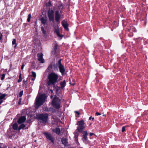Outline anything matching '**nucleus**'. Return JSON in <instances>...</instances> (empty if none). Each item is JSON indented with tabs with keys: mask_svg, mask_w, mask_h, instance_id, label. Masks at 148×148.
Wrapping results in <instances>:
<instances>
[{
	"mask_svg": "<svg viewBox=\"0 0 148 148\" xmlns=\"http://www.w3.org/2000/svg\"><path fill=\"white\" fill-rule=\"evenodd\" d=\"M84 124V122L83 120L78 121L77 123V125H78V127L77 129L76 130L79 132H82L85 128Z\"/></svg>",
	"mask_w": 148,
	"mask_h": 148,
	"instance_id": "7",
	"label": "nucleus"
},
{
	"mask_svg": "<svg viewBox=\"0 0 148 148\" xmlns=\"http://www.w3.org/2000/svg\"><path fill=\"white\" fill-rule=\"evenodd\" d=\"M88 134L87 131H85L83 132L82 140L85 143H86V142L87 140Z\"/></svg>",
	"mask_w": 148,
	"mask_h": 148,
	"instance_id": "16",
	"label": "nucleus"
},
{
	"mask_svg": "<svg viewBox=\"0 0 148 148\" xmlns=\"http://www.w3.org/2000/svg\"><path fill=\"white\" fill-rule=\"evenodd\" d=\"M56 49H57V45L56 44Z\"/></svg>",
	"mask_w": 148,
	"mask_h": 148,
	"instance_id": "52",
	"label": "nucleus"
},
{
	"mask_svg": "<svg viewBox=\"0 0 148 148\" xmlns=\"http://www.w3.org/2000/svg\"><path fill=\"white\" fill-rule=\"evenodd\" d=\"M51 92H53V91H52V90H51Z\"/></svg>",
	"mask_w": 148,
	"mask_h": 148,
	"instance_id": "55",
	"label": "nucleus"
},
{
	"mask_svg": "<svg viewBox=\"0 0 148 148\" xmlns=\"http://www.w3.org/2000/svg\"><path fill=\"white\" fill-rule=\"evenodd\" d=\"M19 101H20V102H21V98H20L19 99Z\"/></svg>",
	"mask_w": 148,
	"mask_h": 148,
	"instance_id": "49",
	"label": "nucleus"
},
{
	"mask_svg": "<svg viewBox=\"0 0 148 148\" xmlns=\"http://www.w3.org/2000/svg\"><path fill=\"white\" fill-rule=\"evenodd\" d=\"M41 30L42 32V33L45 34H46V31L45 30L44 28L43 27H41Z\"/></svg>",
	"mask_w": 148,
	"mask_h": 148,
	"instance_id": "29",
	"label": "nucleus"
},
{
	"mask_svg": "<svg viewBox=\"0 0 148 148\" xmlns=\"http://www.w3.org/2000/svg\"><path fill=\"white\" fill-rule=\"evenodd\" d=\"M48 81L47 84L49 85L51 84L53 85L56 82V73H51L49 74L48 77Z\"/></svg>",
	"mask_w": 148,
	"mask_h": 148,
	"instance_id": "6",
	"label": "nucleus"
},
{
	"mask_svg": "<svg viewBox=\"0 0 148 148\" xmlns=\"http://www.w3.org/2000/svg\"><path fill=\"white\" fill-rule=\"evenodd\" d=\"M75 112L77 114V115H79L80 114L79 112L77 111H75Z\"/></svg>",
	"mask_w": 148,
	"mask_h": 148,
	"instance_id": "38",
	"label": "nucleus"
},
{
	"mask_svg": "<svg viewBox=\"0 0 148 148\" xmlns=\"http://www.w3.org/2000/svg\"><path fill=\"white\" fill-rule=\"evenodd\" d=\"M25 64H26V63H25V64L24 63H23L22 65L21 66V69L22 70H23V69L24 67L25 66Z\"/></svg>",
	"mask_w": 148,
	"mask_h": 148,
	"instance_id": "36",
	"label": "nucleus"
},
{
	"mask_svg": "<svg viewBox=\"0 0 148 148\" xmlns=\"http://www.w3.org/2000/svg\"><path fill=\"white\" fill-rule=\"evenodd\" d=\"M101 114L98 112H97L95 113V115L97 116L101 115Z\"/></svg>",
	"mask_w": 148,
	"mask_h": 148,
	"instance_id": "39",
	"label": "nucleus"
},
{
	"mask_svg": "<svg viewBox=\"0 0 148 148\" xmlns=\"http://www.w3.org/2000/svg\"><path fill=\"white\" fill-rule=\"evenodd\" d=\"M26 127V125L23 124H22L18 127V131H19L21 129H23Z\"/></svg>",
	"mask_w": 148,
	"mask_h": 148,
	"instance_id": "22",
	"label": "nucleus"
},
{
	"mask_svg": "<svg viewBox=\"0 0 148 148\" xmlns=\"http://www.w3.org/2000/svg\"><path fill=\"white\" fill-rule=\"evenodd\" d=\"M53 97V95H51V97H50V98H51V99H52Z\"/></svg>",
	"mask_w": 148,
	"mask_h": 148,
	"instance_id": "47",
	"label": "nucleus"
},
{
	"mask_svg": "<svg viewBox=\"0 0 148 148\" xmlns=\"http://www.w3.org/2000/svg\"><path fill=\"white\" fill-rule=\"evenodd\" d=\"M27 128H28L27 127H26L25 128V129H27Z\"/></svg>",
	"mask_w": 148,
	"mask_h": 148,
	"instance_id": "54",
	"label": "nucleus"
},
{
	"mask_svg": "<svg viewBox=\"0 0 148 148\" xmlns=\"http://www.w3.org/2000/svg\"><path fill=\"white\" fill-rule=\"evenodd\" d=\"M2 146V143H0V148H3Z\"/></svg>",
	"mask_w": 148,
	"mask_h": 148,
	"instance_id": "41",
	"label": "nucleus"
},
{
	"mask_svg": "<svg viewBox=\"0 0 148 148\" xmlns=\"http://www.w3.org/2000/svg\"><path fill=\"white\" fill-rule=\"evenodd\" d=\"M23 91H21L19 94V97H21L23 95Z\"/></svg>",
	"mask_w": 148,
	"mask_h": 148,
	"instance_id": "32",
	"label": "nucleus"
},
{
	"mask_svg": "<svg viewBox=\"0 0 148 148\" xmlns=\"http://www.w3.org/2000/svg\"><path fill=\"white\" fill-rule=\"evenodd\" d=\"M58 6L59 10H61V11L63 8V6L62 3H59V5Z\"/></svg>",
	"mask_w": 148,
	"mask_h": 148,
	"instance_id": "23",
	"label": "nucleus"
},
{
	"mask_svg": "<svg viewBox=\"0 0 148 148\" xmlns=\"http://www.w3.org/2000/svg\"><path fill=\"white\" fill-rule=\"evenodd\" d=\"M3 101L2 100H0V105L1 104V103H2Z\"/></svg>",
	"mask_w": 148,
	"mask_h": 148,
	"instance_id": "44",
	"label": "nucleus"
},
{
	"mask_svg": "<svg viewBox=\"0 0 148 148\" xmlns=\"http://www.w3.org/2000/svg\"><path fill=\"white\" fill-rule=\"evenodd\" d=\"M126 127L125 126H123L122 128V132H124L125 131V128Z\"/></svg>",
	"mask_w": 148,
	"mask_h": 148,
	"instance_id": "35",
	"label": "nucleus"
},
{
	"mask_svg": "<svg viewBox=\"0 0 148 148\" xmlns=\"http://www.w3.org/2000/svg\"><path fill=\"white\" fill-rule=\"evenodd\" d=\"M48 3L50 4V5H49L50 6L51 5V3L50 2H49Z\"/></svg>",
	"mask_w": 148,
	"mask_h": 148,
	"instance_id": "48",
	"label": "nucleus"
},
{
	"mask_svg": "<svg viewBox=\"0 0 148 148\" xmlns=\"http://www.w3.org/2000/svg\"><path fill=\"white\" fill-rule=\"evenodd\" d=\"M22 80V79L21 78V73L20 74V75L19 76V79L18 80V82H21Z\"/></svg>",
	"mask_w": 148,
	"mask_h": 148,
	"instance_id": "28",
	"label": "nucleus"
},
{
	"mask_svg": "<svg viewBox=\"0 0 148 148\" xmlns=\"http://www.w3.org/2000/svg\"><path fill=\"white\" fill-rule=\"evenodd\" d=\"M16 43V40L15 39H14L12 41V44L14 45Z\"/></svg>",
	"mask_w": 148,
	"mask_h": 148,
	"instance_id": "34",
	"label": "nucleus"
},
{
	"mask_svg": "<svg viewBox=\"0 0 148 148\" xmlns=\"http://www.w3.org/2000/svg\"><path fill=\"white\" fill-rule=\"evenodd\" d=\"M43 55L42 53L37 54L38 60L41 63H43L45 62L43 58Z\"/></svg>",
	"mask_w": 148,
	"mask_h": 148,
	"instance_id": "14",
	"label": "nucleus"
},
{
	"mask_svg": "<svg viewBox=\"0 0 148 148\" xmlns=\"http://www.w3.org/2000/svg\"><path fill=\"white\" fill-rule=\"evenodd\" d=\"M43 134L47 139L49 140L52 143H54V138L51 134L48 132H44Z\"/></svg>",
	"mask_w": 148,
	"mask_h": 148,
	"instance_id": "12",
	"label": "nucleus"
},
{
	"mask_svg": "<svg viewBox=\"0 0 148 148\" xmlns=\"http://www.w3.org/2000/svg\"><path fill=\"white\" fill-rule=\"evenodd\" d=\"M35 78H32L31 80L32 81H34L35 80Z\"/></svg>",
	"mask_w": 148,
	"mask_h": 148,
	"instance_id": "46",
	"label": "nucleus"
},
{
	"mask_svg": "<svg viewBox=\"0 0 148 148\" xmlns=\"http://www.w3.org/2000/svg\"><path fill=\"white\" fill-rule=\"evenodd\" d=\"M53 132H55V130H54V129H53Z\"/></svg>",
	"mask_w": 148,
	"mask_h": 148,
	"instance_id": "51",
	"label": "nucleus"
},
{
	"mask_svg": "<svg viewBox=\"0 0 148 148\" xmlns=\"http://www.w3.org/2000/svg\"><path fill=\"white\" fill-rule=\"evenodd\" d=\"M32 75L33 76V77L35 78L36 77V73L34 71H32Z\"/></svg>",
	"mask_w": 148,
	"mask_h": 148,
	"instance_id": "31",
	"label": "nucleus"
},
{
	"mask_svg": "<svg viewBox=\"0 0 148 148\" xmlns=\"http://www.w3.org/2000/svg\"><path fill=\"white\" fill-rule=\"evenodd\" d=\"M89 134L90 136H92L94 134L92 133H90Z\"/></svg>",
	"mask_w": 148,
	"mask_h": 148,
	"instance_id": "42",
	"label": "nucleus"
},
{
	"mask_svg": "<svg viewBox=\"0 0 148 148\" xmlns=\"http://www.w3.org/2000/svg\"><path fill=\"white\" fill-rule=\"evenodd\" d=\"M62 12L61 10H56V22L60 23V19L61 17Z\"/></svg>",
	"mask_w": 148,
	"mask_h": 148,
	"instance_id": "11",
	"label": "nucleus"
},
{
	"mask_svg": "<svg viewBox=\"0 0 148 148\" xmlns=\"http://www.w3.org/2000/svg\"><path fill=\"white\" fill-rule=\"evenodd\" d=\"M62 143L64 145V146H67L68 145V142L67 141V138H63L61 140Z\"/></svg>",
	"mask_w": 148,
	"mask_h": 148,
	"instance_id": "18",
	"label": "nucleus"
},
{
	"mask_svg": "<svg viewBox=\"0 0 148 148\" xmlns=\"http://www.w3.org/2000/svg\"><path fill=\"white\" fill-rule=\"evenodd\" d=\"M5 75L4 74H3L1 75V80H3L5 77Z\"/></svg>",
	"mask_w": 148,
	"mask_h": 148,
	"instance_id": "33",
	"label": "nucleus"
},
{
	"mask_svg": "<svg viewBox=\"0 0 148 148\" xmlns=\"http://www.w3.org/2000/svg\"><path fill=\"white\" fill-rule=\"evenodd\" d=\"M31 18V14H29L28 15V18L27 19V21L28 22H29L30 21Z\"/></svg>",
	"mask_w": 148,
	"mask_h": 148,
	"instance_id": "30",
	"label": "nucleus"
},
{
	"mask_svg": "<svg viewBox=\"0 0 148 148\" xmlns=\"http://www.w3.org/2000/svg\"><path fill=\"white\" fill-rule=\"evenodd\" d=\"M54 47L53 50L52 51V54L55 55L56 54V45H54Z\"/></svg>",
	"mask_w": 148,
	"mask_h": 148,
	"instance_id": "27",
	"label": "nucleus"
},
{
	"mask_svg": "<svg viewBox=\"0 0 148 148\" xmlns=\"http://www.w3.org/2000/svg\"><path fill=\"white\" fill-rule=\"evenodd\" d=\"M48 115L47 114H40L37 115L38 119L42 121V122L46 123L47 121Z\"/></svg>",
	"mask_w": 148,
	"mask_h": 148,
	"instance_id": "8",
	"label": "nucleus"
},
{
	"mask_svg": "<svg viewBox=\"0 0 148 148\" xmlns=\"http://www.w3.org/2000/svg\"><path fill=\"white\" fill-rule=\"evenodd\" d=\"M6 96V94H2L0 96V100H1L3 99Z\"/></svg>",
	"mask_w": 148,
	"mask_h": 148,
	"instance_id": "26",
	"label": "nucleus"
},
{
	"mask_svg": "<svg viewBox=\"0 0 148 148\" xmlns=\"http://www.w3.org/2000/svg\"><path fill=\"white\" fill-rule=\"evenodd\" d=\"M27 81V80L25 81L24 80L23 81V83L24 84H25V83Z\"/></svg>",
	"mask_w": 148,
	"mask_h": 148,
	"instance_id": "43",
	"label": "nucleus"
},
{
	"mask_svg": "<svg viewBox=\"0 0 148 148\" xmlns=\"http://www.w3.org/2000/svg\"><path fill=\"white\" fill-rule=\"evenodd\" d=\"M26 120V118L25 116H22L19 118L18 121V123L19 124L22 123L25 121Z\"/></svg>",
	"mask_w": 148,
	"mask_h": 148,
	"instance_id": "17",
	"label": "nucleus"
},
{
	"mask_svg": "<svg viewBox=\"0 0 148 148\" xmlns=\"http://www.w3.org/2000/svg\"><path fill=\"white\" fill-rule=\"evenodd\" d=\"M62 24L65 30L67 31L69 30V29L68 28L69 25L67 21L65 20H63L62 22Z\"/></svg>",
	"mask_w": 148,
	"mask_h": 148,
	"instance_id": "15",
	"label": "nucleus"
},
{
	"mask_svg": "<svg viewBox=\"0 0 148 148\" xmlns=\"http://www.w3.org/2000/svg\"><path fill=\"white\" fill-rule=\"evenodd\" d=\"M65 130L64 128H56V134L59 135L60 136H61L63 135V133Z\"/></svg>",
	"mask_w": 148,
	"mask_h": 148,
	"instance_id": "13",
	"label": "nucleus"
},
{
	"mask_svg": "<svg viewBox=\"0 0 148 148\" xmlns=\"http://www.w3.org/2000/svg\"><path fill=\"white\" fill-rule=\"evenodd\" d=\"M51 106L50 108L47 107H44L43 110L46 112H51L54 113L56 112V96H55L53 99L51 104H49V106Z\"/></svg>",
	"mask_w": 148,
	"mask_h": 148,
	"instance_id": "3",
	"label": "nucleus"
},
{
	"mask_svg": "<svg viewBox=\"0 0 148 148\" xmlns=\"http://www.w3.org/2000/svg\"><path fill=\"white\" fill-rule=\"evenodd\" d=\"M21 102H20V101H19L18 102V104H20L21 103Z\"/></svg>",
	"mask_w": 148,
	"mask_h": 148,
	"instance_id": "50",
	"label": "nucleus"
},
{
	"mask_svg": "<svg viewBox=\"0 0 148 148\" xmlns=\"http://www.w3.org/2000/svg\"><path fill=\"white\" fill-rule=\"evenodd\" d=\"M60 87L56 86V93H57V94H58L57 93H58V96L59 97H61L62 96L61 94V89H63L66 85L65 81L64 80L63 81L61 82L60 83Z\"/></svg>",
	"mask_w": 148,
	"mask_h": 148,
	"instance_id": "5",
	"label": "nucleus"
},
{
	"mask_svg": "<svg viewBox=\"0 0 148 148\" xmlns=\"http://www.w3.org/2000/svg\"><path fill=\"white\" fill-rule=\"evenodd\" d=\"M3 36V35L0 32V40L2 39V37Z\"/></svg>",
	"mask_w": 148,
	"mask_h": 148,
	"instance_id": "37",
	"label": "nucleus"
},
{
	"mask_svg": "<svg viewBox=\"0 0 148 148\" xmlns=\"http://www.w3.org/2000/svg\"><path fill=\"white\" fill-rule=\"evenodd\" d=\"M47 97L45 94H44L36 97L34 103L35 108L36 109H38L44 103Z\"/></svg>",
	"mask_w": 148,
	"mask_h": 148,
	"instance_id": "2",
	"label": "nucleus"
},
{
	"mask_svg": "<svg viewBox=\"0 0 148 148\" xmlns=\"http://www.w3.org/2000/svg\"><path fill=\"white\" fill-rule=\"evenodd\" d=\"M89 120H90L91 119H92V120H93L94 119V118L93 117V118H92V116H91L89 118Z\"/></svg>",
	"mask_w": 148,
	"mask_h": 148,
	"instance_id": "40",
	"label": "nucleus"
},
{
	"mask_svg": "<svg viewBox=\"0 0 148 148\" xmlns=\"http://www.w3.org/2000/svg\"><path fill=\"white\" fill-rule=\"evenodd\" d=\"M74 138H75V140L76 141H78V137L79 135V134L77 132H75L74 133Z\"/></svg>",
	"mask_w": 148,
	"mask_h": 148,
	"instance_id": "21",
	"label": "nucleus"
},
{
	"mask_svg": "<svg viewBox=\"0 0 148 148\" xmlns=\"http://www.w3.org/2000/svg\"><path fill=\"white\" fill-rule=\"evenodd\" d=\"M60 99L56 97V122L58 123L60 122L63 124L62 122L61 121L64 118V114L61 111L60 109Z\"/></svg>",
	"mask_w": 148,
	"mask_h": 148,
	"instance_id": "1",
	"label": "nucleus"
},
{
	"mask_svg": "<svg viewBox=\"0 0 148 148\" xmlns=\"http://www.w3.org/2000/svg\"><path fill=\"white\" fill-rule=\"evenodd\" d=\"M54 11L52 10H49L48 11V16L50 21L53 23L54 21Z\"/></svg>",
	"mask_w": 148,
	"mask_h": 148,
	"instance_id": "10",
	"label": "nucleus"
},
{
	"mask_svg": "<svg viewBox=\"0 0 148 148\" xmlns=\"http://www.w3.org/2000/svg\"><path fill=\"white\" fill-rule=\"evenodd\" d=\"M56 34L58 38L59 39V40H61L62 39V37L63 36V35L62 34H60L59 32L56 30Z\"/></svg>",
	"mask_w": 148,
	"mask_h": 148,
	"instance_id": "19",
	"label": "nucleus"
},
{
	"mask_svg": "<svg viewBox=\"0 0 148 148\" xmlns=\"http://www.w3.org/2000/svg\"><path fill=\"white\" fill-rule=\"evenodd\" d=\"M40 21H41V23L44 25H45L46 24L47 19L46 18H44L42 17L40 19Z\"/></svg>",
	"mask_w": 148,
	"mask_h": 148,
	"instance_id": "20",
	"label": "nucleus"
},
{
	"mask_svg": "<svg viewBox=\"0 0 148 148\" xmlns=\"http://www.w3.org/2000/svg\"><path fill=\"white\" fill-rule=\"evenodd\" d=\"M1 84H0V86H1Z\"/></svg>",
	"mask_w": 148,
	"mask_h": 148,
	"instance_id": "56",
	"label": "nucleus"
},
{
	"mask_svg": "<svg viewBox=\"0 0 148 148\" xmlns=\"http://www.w3.org/2000/svg\"><path fill=\"white\" fill-rule=\"evenodd\" d=\"M56 70V64L54 62L51 63L48 66L46 70L45 73H53V72Z\"/></svg>",
	"mask_w": 148,
	"mask_h": 148,
	"instance_id": "9",
	"label": "nucleus"
},
{
	"mask_svg": "<svg viewBox=\"0 0 148 148\" xmlns=\"http://www.w3.org/2000/svg\"><path fill=\"white\" fill-rule=\"evenodd\" d=\"M57 62L56 63V67L58 68L59 71L62 75L64 74L65 70L64 67L61 63L62 59H56Z\"/></svg>",
	"mask_w": 148,
	"mask_h": 148,
	"instance_id": "4",
	"label": "nucleus"
},
{
	"mask_svg": "<svg viewBox=\"0 0 148 148\" xmlns=\"http://www.w3.org/2000/svg\"><path fill=\"white\" fill-rule=\"evenodd\" d=\"M16 46H17V45H15L14 46V47H16Z\"/></svg>",
	"mask_w": 148,
	"mask_h": 148,
	"instance_id": "53",
	"label": "nucleus"
},
{
	"mask_svg": "<svg viewBox=\"0 0 148 148\" xmlns=\"http://www.w3.org/2000/svg\"><path fill=\"white\" fill-rule=\"evenodd\" d=\"M54 32L55 33H56V28L55 27H54Z\"/></svg>",
	"mask_w": 148,
	"mask_h": 148,
	"instance_id": "45",
	"label": "nucleus"
},
{
	"mask_svg": "<svg viewBox=\"0 0 148 148\" xmlns=\"http://www.w3.org/2000/svg\"><path fill=\"white\" fill-rule=\"evenodd\" d=\"M12 128L14 130H17L18 128V125L16 123H14L12 125Z\"/></svg>",
	"mask_w": 148,
	"mask_h": 148,
	"instance_id": "25",
	"label": "nucleus"
},
{
	"mask_svg": "<svg viewBox=\"0 0 148 148\" xmlns=\"http://www.w3.org/2000/svg\"><path fill=\"white\" fill-rule=\"evenodd\" d=\"M62 77L60 76H58L56 74V82L62 80Z\"/></svg>",
	"mask_w": 148,
	"mask_h": 148,
	"instance_id": "24",
	"label": "nucleus"
}]
</instances>
